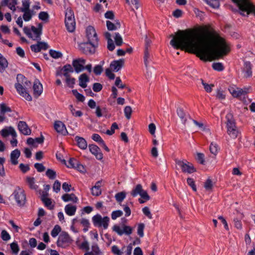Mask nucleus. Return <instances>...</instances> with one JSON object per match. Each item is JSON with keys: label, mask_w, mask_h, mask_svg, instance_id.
<instances>
[{"label": "nucleus", "mask_w": 255, "mask_h": 255, "mask_svg": "<svg viewBox=\"0 0 255 255\" xmlns=\"http://www.w3.org/2000/svg\"><path fill=\"white\" fill-rule=\"evenodd\" d=\"M11 109L4 103L0 104V112L1 115H4L6 113L10 112Z\"/></svg>", "instance_id": "nucleus-41"}, {"label": "nucleus", "mask_w": 255, "mask_h": 255, "mask_svg": "<svg viewBox=\"0 0 255 255\" xmlns=\"http://www.w3.org/2000/svg\"><path fill=\"white\" fill-rule=\"evenodd\" d=\"M75 140L77 142V145L82 149H86L87 147V143L86 140L83 137L77 136L75 137Z\"/></svg>", "instance_id": "nucleus-28"}, {"label": "nucleus", "mask_w": 255, "mask_h": 255, "mask_svg": "<svg viewBox=\"0 0 255 255\" xmlns=\"http://www.w3.org/2000/svg\"><path fill=\"white\" fill-rule=\"evenodd\" d=\"M1 238L3 241H8L10 239V236L6 230H3L1 232Z\"/></svg>", "instance_id": "nucleus-51"}, {"label": "nucleus", "mask_w": 255, "mask_h": 255, "mask_svg": "<svg viewBox=\"0 0 255 255\" xmlns=\"http://www.w3.org/2000/svg\"><path fill=\"white\" fill-rule=\"evenodd\" d=\"M114 39L117 46H121L123 44V38L119 33H115Z\"/></svg>", "instance_id": "nucleus-49"}, {"label": "nucleus", "mask_w": 255, "mask_h": 255, "mask_svg": "<svg viewBox=\"0 0 255 255\" xmlns=\"http://www.w3.org/2000/svg\"><path fill=\"white\" fill-rule=\"evenodd\" d=\"M77 207L75 205L69 204L65 206L64 210L67 215L72 216L75 215Z\"/></svg>", "instance_id": "nucleus-27"}, {"label": "nucleus", "mask_w": 255, "mask_h": 255, "mask_svg": "<svg viewBox=\"0 0 255 255\" xmlns=\"http://www.w3.org/2000/svg\"><path fill=\"white\" fill-rule=\"evenodd\" d=\"M60 188H61L60 182L58 180H56L53 185V191L56 193H58V192L60 191Z\"/></svg>", "instance_id": "nucleus-63"}, {"label": "nucleus", "mask_w": 255, "mask_h": 255, "mask_svg": "<svg viewBox=\"0 0 255 255\" xmlns=\"http://www.w3.org/2000/svg\"><path fill=\"white\" fill-rule=\"evenodd\" d=\"M216 97L220 100H223L226 98V95L224 91L222 90L221 88L217 90Z\"/></svg>", "instance_id": "nucleus-47"}, {"label": "nucleus", "mask_w": 255, "mask_h": 255, "mask_svg": "<svg viewBox=\"0 0 255 255\" xmlns=\"http://www.w3.org/2000/svg\"><path fill=\"white\" fill-rule=\"evenodd\" d=\"M17 83L21 82L24 84V86L29 87L31 85V83L29 81L27 80L24 76L21 74H18L17 76Z\"/></svg>", "instance_id": "nucleus-35"}, {"label": "nucleus", "mask_w": 255, "mask_h": 255, "mask_svg": "<svg viewBox=\"0 0 255 255\" xmlns=\"http://www.w3.org/2000/svg\"><path fill=\"white\" fill-rule=\"evenodd\" d=\"M54 127L57 132L64 135L68 133L65 125L62 122L59 121H56L54 123Z\"/></svg>", "instance_id": "nucleus-18"}, {"label": "nucleus", "mask_w": 255, "mask_h": 255, "mask_svg": "<svg viewBox=\"0 0 255 255\" xmlns=\"http://www.w3.org/2000/svg\"><path fill=\"white\" fill-rule=\"evenodd\" d=\"M124 61V59L113 61L110 64V69L115 72L119 71L123 67Z\"/></svg>", "instance_id": "nucleus-20"}, {"label": "nucleus", "mask_w": 255, "mask_h": 255, "mask_svg": "<svg viewBox=\"0 0 255 255\" xmlns=\"http://www.w3.org/2000/svg\"><path fill=\"white\" fill-rule=\"evenodd\" d=\"M65 23L66 28L69 32H72L74 31L76 23L74 14L70 9H67L66 12Z\"/></svg>", "instance_id": "nucleus-8"}, {"label": "nucleus", "mask_w": 255, "mask_h": 255, "mask_svg": "<svg viewBox=\"0 0 255 255\" xmlns=\"http://www.w3.org/2000/svg\"><path fill=\"white\" fill-rule=\"evenodd\" d=\"M101 183L100 181L97 182L95 185L91 188L92 194L93 196H98L101 194Z\"/></svg>", "instance_id": "nucleus-30"}, {"label": "nucleus", "mask_w": 255, "mask_h": 255, "mask_svg": "<svg viewBox=\"0 0 255 255\" xmlns=\"http://www.w3.org/2000/svg\"><path fill=\"white\" fill-rule=\"evenodd\" d=\"M144 63L145 67L147 68L148 64L151 61V56L150 54L149 50H144Z\"/></svg>", "instance_id": "nucleus-36"}, {"label": "nucleus", "mask_w": 255, "mask_h": 255, "mask_svg": "<svg viewBox=\"0 0 255 255\" xmlns=\"http://www.w3.org/2000/svg\"><path fill=\"white\" fill-rule=\"evenodd\" d=\"M1 6H7L13 12L16 10V5L17 4V0H2L1 1Z\"/></svg>", "instance_id": "nucleus-23"}, {"label": "nucleus", "mask_w": 255, "mask_h": 255, "mask_svg": "<svg viewBox=\"0 0 255 255\" xmlns=\"http://www.w3.org/2000/svg\"><path fill=\"white\" fill-rule=\"evenodd\" d=\"M127 3L130 5L132 10L137 9L138 8L139 4L137 0H126Z\"/></svg>", "instance_id": "nucleus-48"}, {"label": "nucleus", "mask_w": 255, "mask_h": 255, "mask_svg": "<svg viewBox=\"0 0 255 255\" xmlns=\"http://www.w3.org/2000/svg\"><path fill=\"white\" fill-rule=\"evenodd\" d=\"M56 172L51 169H48L46 172V175L50 179H54L56 177Z\"/></svg>", "instance_id": "nucleus-55"}, {"label": "nucleus", "mask_w": 255, "mask_h": 255, "mask_svg": "<svg viewBox=\"0 0 255 255\" xmlns=\"http://www.w3.org/2000/svg\"><path fill=\"white\" fill-rule=\"evenodd\" d=\"M92 220L94 226L97 228H103L105 230L108 229L110 220L109 217H103L99 214L94 216Z\"/></svg>", "instance_id": "nucleus-6"}, {"label": "nucleus", "mask_w": 255, "mask_h": 255, "mask_svg": "<svg viewBox=\"0 0 255 255\" xmlns=\"http://www.w3.org/2000/svg\"><path fill=\"white\" fill-rule=\"evenodd\" d=\"M126 194L125 192H121L116 194L115 198L118 202L121 203L126 198Z\"/></svg>", "instance_id": "nucleus-45"}, {"label": "nucleus", "mask_w": 255, "mask_h": 255, "mask_svg": "<svg viewBox=\"0 0 255 255\" xmlns=\"http://www.w3.org/2000/svg\"><path fill=\"white\" fill-rule=\"evenodd\" d=\"M18 128L19 131L24 135H29L31 133V130L25 122L19 121Z\"/></svg>", "instance_id": "nucleus-22"}, {"label": "nucleus", "mask_w": 255, "mask_h": 255, "mask_svg": "<svg viewBox=\"0 0 255 255\" xmlns=\"http://www.w3.org/2000/svg\"><path fill=\"white\" fill-rule=\"evenodd\" d=\"M61 227L59 225H55L51 232L52 237L53 238L56 237L61 232Z\"/></svg>", "instance_id": "nucleus-46"}, {"label": "nucleus", "mask_w": 255, "mask_h": 255, "mask_svg": "<svg viewBox=\"0 0 255 255\" xmlns=\"http://www.w3.org/2000/svg\"><path fill=\"white\" fill-rule=\"evenodd\" d=\"M112 229L114 232L120 236L123 235L129 236L131 234L133 230L131 227L125 224L115 225L112 227Z\"/></svg>", "instance_id": "nucleus-9"}, {"label": "nucleus", "mask_w": 255, "mask_h": 255, "mask_svg": "<svg viewBox=\"0 0 255 255\" xmlns=\"http://www.w3.org/2000/svg\"><path fill=\"white\" fill-rule=\"evenodd\" d=\"M86 37L88 41L98 43V38L95 29L93 26H89L86 29Z\"/></svg>", "instance_id": "nucleus-14"}, {"label": "nucleus", "mask_w": 255, "mask_h": 255, "mask_svg": "<svg viewBox=\"0 0 255 255\" xmlns=\"http://www.w3.org/2000/svg\"><path fill=\"white\" fill-rule=\"evenodd\" d=\"M79 80L80 86L85 88L87 87V83L89 81V79L88 76L84 73L80 76Z\"/></svg>", "instance_id": "nucleus-32"}, {"label": "nucleus", "mask_w": 255, "mask_h": 255, "mask_svg": "<svg viewBox=\"0 0 255 255\" xmlns=\"http://www.w3.org/2000/svg\"><path fill=\"white\" fill-rule=\"evenodd\" d=\"M226 128L228 134L233 139L237 138L240 132L236 126L235 120L232 114L229 113L226 116Z\"/></svg>", "instance_id": "nucleus-3"}, {"label": "nucleus", "mask_w": 255, "mask_h": 255, "mask_svg": "<svg viewBox=\"0 0 255 255\" xmlns=\"http://www.w3.org/2000/svg\"><path fill=\"white\" fill-rule=\"evenodd\" d=\"M132 113V109L130 106H126L124 109V113L126 117L128 119H129L131 117V114Z\"/></svg>", "instance_id": "nucleus-56"}, {"label": "nucleus", "mask_w": 255, "mask_h": 255, "mask_svg": "<svg viewBox=\"0 0 255 255\" xmlns=\"http://www.w3.org/2000/svg\"><path fill=\"white\" fill-rule=\"evenodd\" d=\"M187 183L188 185L192 188L193 191H196L197 190L195 182L192 178H188L187 179Z\"/></svg>", "instance_id": "nucleus-60"}, {"label": "nucleus", "mask_w": 255, "mask_h": 255, "mask_svg": "<svg viewBox=\"0 0 255 255\" xmlns=\"http://www.w3.org/2000/svg\"><path fill=\"white\" fill-rule=\"evenodd\" d=\"M72 240L66 232H62L58 237L57 245L59 247L65 248L70 245Z\"/></svg>", "instance_id": "nucleus-12"}, {"label": "nucleus", "mask_w": 255, "mask_h": 255, "mask_svg": "<svg viewBox=\"0 0 255 255\" xmlns=\"http://www.w3.org/2000/svg\"><path fill=\"white\" fill-rule=\"evenodd\" d=\"M47 196V193H43L41 197V200L47 207L49 209H52L54 206L52 205L51 199L49 198Z\"/></svg>", "instance_id": "nucleus-26"}, {"label": "nucleus", "mask_w": 255, "mask_h": 255, "mask_svg": "<svg viewBox=\"0 0 255 255\" xmlns=\"http://www.w3.org/2000/svg\"><path fill=\"white\" fill-rule=\"evenodd\" d=\"M212 68L216 71H222L224 70V66L221 63H214L212 64Z\"/></svg>", "instance_id": "nucleus-54"}, {"label": "nucleus", "mask_w": 255, "mask_h": 255, "mask_svg": "<svg viewBox=\"0 0 255 255\" xmlns=\"http://www.w3.org/2000/svg\"><path fill=\"white\" fill-rule=\"evenodd\" d=\"M23 31L29 38L33 40L38 41L41 39L40 36L42 34V25L39 24L38 27L32 26L31 28L25 26L23 28Z\"/></svg>", "instance_id": "nucleus-4"}, {"label": "nucleus", "mask_w": 255, "mask_h": 255, "mask_svg": "<svg viewBox=\"0 0 255 255\" xmlns=\"http://www.w3.org/2000/svg\"><path fill=\"white\" fill-rule=\"evenodd\" d=\"M33 89L34 96L36 98L38 97L43 92L42 85L37 80L34 81Z\"/></svg>", "instance_id": "nucleus-21"}, {"label": "nucleus", "mask_w": 255, "mask_h": 255, "mask_svg": "<svg viewBox=\"0 0 255 255\" xmlns=\"http://www.w3.org/2000/svg\"><path fill=\"white\" fill-rule=\"evenodd\" d=\"M22 7L20 8L21 11H24L28 10L30 6L29 0H22Z\"/></svg>", "instance_id": "nucleus-44"}, {"label": "nucleus", "mask_w": 255, "mask_h": 255, "mask_svg": "<svg viewBox=\"0 0 255 255\" xmlns=\"http://www.w3.org/2000/svg\"><path fill=\"white\" fill-rule=\"evenodd\" d=\"M107 28L109 30H115L119 28L121 24L119 21H116L115 23H114L110 21H107Z\"/></svg>", "instance_id": "nucleus-33"}, {"label": "nucleus", "mask_w": 255, "mask_h": 255, "mask_svg": "<svg viewBox=\"0 0 255 255\" xmlns=\"http://www.w3.org/2000/svg\"><path fill=\"white\" fill-rule=\"evenodd\" d=\"M98 43L92 42L88 40L86 42H82L79 44L80 50L85 54H92L94 53Z\"/></svg>", "instance_id": "nucleus-7"}, {"label": "nucleus", "mask_w": 255, "mask_h": 255, "mask_svg": "<svg viewBox=\"0 0 255 255\" xmlns=\"http://www.w3.org/2000/svg\"><path fill=\"white\" fill-rule=\"evenodd\" d=\"M1 135L5 137L9 135H11L13 137H16L17 134L16 132L12 127H7L1 130L0 131Z\"/></svg>", "instance_id": "nucleus-19"}, {"label": "nucleus", "mask_w": 255, "mask_h": 255, "mask_svg": "<svg viewBox=\"0 0 255 255\" xmlns=\"http://www.w3.org/2000/svg\"><path fill=\"white\" fill-rule=\"evenodd\" d=\"M206 3L214 8H217L220 6L219 0H204Z\"/></svg>", "instance_id": "nucleus-42"}, {"label": "nucleus", "mask_w": 255, "mask_h": 255, "mask_svg": "<svg viewBox=\"0 0 255 255\" xmlns=\"http://www.w3.org/2000/svg\"><path fill=\"white\" fill-rule=\"evenodd\" d=\"M49 54L52 57L55 59L60 58L62 56V54L60 52L52 49L50 50Z\"/></svg>", "instance_id": "nucleus-50"}, {"label": "nucleus", "mask_w": 255, "mask_h": 255, "mask_svg": "<svg viewBox=\"0 0 255 255\" xmlns=\"http://www.w3.org/2000/svg\"><path fill=\"white\" fill-rule=\"evenodd\" d=\"M20 155V151L18 149L12 151L10 154V161L12 165L18 164V159Z\"/></svg>", "instance_id": "nucleus-24"}, {"label": "nucleus", "mask_w": 255, "mask_h": 255, "mask_svg": "<svg viewBox=\"0 0 255 255\" xmlns=\"http://www.w3.org/2000/svg\"><path fill=\"white\" fill-rule=\"evenodd\" d=\"M219 150V147L218 145V144L214 142H212L210 146V152L214 154V155H216Z\"/></svg>", "instance_id": "nucleus-43"}, {"label": "nucleus", "mask_w": 255, "mask_h": 255, "mask_svg": "<svg viewBox=\"0 0 255 255\" xmlns=\"http://www.w3.org/2000/svg\"><path fill=\"white\" fill-rule=\"evenodd\" d=\"M243 72L244 73V76L246 77H250L252 75V64L251 62L249 61L244 62Z\"/></svg>", "instance_id": "nucleus-25"}, {"label": "nucleus", "mask_w": 255, "mask_h": 255, "mask_svg": "<svg viewBox=\"0 0 255 255\" xmlns=\"http://www.w3.org/2000/svg\"><path fill=\"white\" fill-rule=\"evenodd\" d=\"M202 84L204 86L205 91L207 92L210 93L212 91L213 88L214 87V84H208L202 80Z\"/></svg>", "instance_id": "nucleus-53"}, {"label": "nucleus", "mask_w": 255, "mask_h": 255, "mask_svg": "<svg viewBox=\"0 0 255 255\" xmlns=\"http://www.w3.org/2000/svg\"><path fill=\"white\" fill-rule=\"evenodd\" d=\"M204 187L206 190H211L213 187V183L210 179H208L204 183Z\"/></svg>", "instance_id": "nucleus-58"}, {"label": "nucleus", "mask_w": 255, "mask_h": 255, "mask_svg": "<svg viewBox=\"0 0 255 255\" xmlns=\"http://www.w3.org/2000/svg\"><path fill=\"white\" fill-rule=\"evenodd\" d=\"M239 9L240 13L243 16H248L253 13L255 16V6L251 3L249 0H233Z\"/></svg>", "instance_id": "nucleus-2"}, {"label": "nucleus", "mask_w": 255, "mask_h": 255, "mask_svg": "<svg viewBox=\"0 0 255 255\" xmlns=\"http://www.w3.org/2000/svg\"><path fill=\"white\" fill-rule=\"evenodd\" d=\"M123 214V213L121 210L114 211L111 214V217L113 220H115L117 218L121 217Z\"/></svg>", "instance_id": "nucleus-52"}, {"label": "nucleus", "mask_w": 255, "mask_h": 255, "mask_svg": "<svg viewBox=\"0 0 255 255\" xmlns=\"http://www.w3.org/2000/svg\"><path fill=\"white\" fill-rule=\"evenodd\" d=\"M8 66L6 59L0 53V72H3Z\"/></svg>", "instance_id": "nucleus-34"}, {"label": "nucleus", "mask_w": 255, "mask_h": 255, "mask_svg": "<svg viewBox=\"0 0 255 255\" xmlns=\"http://www.w3.org/2000/svg\"><path fill=\"white\" fill-rule=\"evenodd\" d=\"M62 199L66 202L71 201L74 203H76L78 200V198L73 193L64 194L62 196Z\"/></svg>", "instance_id": "nucleus-29"}, {"label": "nucleus", "mask_w": 255, "mask_h": 255, "mask_svg": "<svg viewBox=\"0 0 255 255\" xmlns=\"http://www.w3.org/2000/svg\"><path fill=\"white\" fill-rule=\"evenodd\" d=\"M144 225L142 223L139 224L137 227V234L140 237H143L144 235L143 230Z\"/></svg>", "instance_id": "nucleus-59"}, {"label": "nucleus", "mask_w": 255, "mask_h": 255, "mask_svg": "<svg viewBox=\"0 0 255 255\" xmlns=\"http://www.w3.org/2000/svg\"><path fill=\"white\" fill-rule=\"evenodd\" d=\"M229 91L233 97L235 98H241L245 96L248 93L247 88L241 89L235 86H230Z\"/></svg>", "instance_id": "nucleus-13"}, {"label": "nucleus", "mask_w": 255, "mask_h": 255, "mask_svg": "<svg viewBox=\"0 0 255 255\" xmlns=\"http://www.w3.org/2000/svg\"><path fill=\"white\" fill-rule=\"evenodd\" d=\"M130 194L133 197L139 195L141 198L144 199L145 201H148L150 199V197L147 192L143 189L140 184L136 185L135 187L132 189Z\"/></svg>", "instance_id": "nucleus-11"}, {"label": "nucleus", "mask_w": 255, "mask_h": 255, "mask_svg": "<svg viewBox=\"0 0 255 255\" xmlns=\"http://www.w3.org/2000/svg\"><path fill=\"white\" fill-rule=\"evenodd\" d=\"M34 167L39 172H43L45 169V167L43 166V165L41 163H35Z\"/></svg>", "instance_id": "nucleus-64"}, {"label": "nucleus", "mask_w": 255, "mask_h": 255, "mask_svg": "<svg viewBox=\"0 0 255 255\" xmlns=\"http://www.w3.org/2000/svg\"><path fill=\"white\" fill-rule=\"evenodd\" d=\"M112 252L115 255H122V252L118 246L114 245L112 247Z\"/></svg>", "instance_id": "nucleus-62"}, {"label": "nucleus", "mask_w": 255, "mask_h": 255, "mask_svg": "<svg viewBox=\"0 0 255 255\" xmlns=\"http://www.w3.org/2000/svg\"><path fill=\"white\" fill-rule=\"evenodd\" d=\"M69 109L73 116L81 117L83 116V113L81 111H76L72 105H69Z\"/></svg>", "instance_id": "nucleus-39"}, {"label": "nucleus", "mask_w": 255, "mask_h": 255, "mask_svg": "<svg viewBox=\"0 0 255 255\" xmlns=\"http://www.w3.org/2000/svg\"><path fill=\"white\" fill-rule=\"evenodd\" d=\"M117 128H118V126L117 123H114L112 124L111 127V129L107 130L106 133L108 135H112L115 132V130Z\"/></svg>", "instance_id": "nucleus-57"}, {"label": "nucleus", "mask_w": 255, "mask_h": 255, "mask_svg": "<svg viewBox=\"0 0 255 255\" xmlns=\"http://www.w3.org/2000/svg\"><path fill=\"white\" fill-rule=\"evenodd\" d=\"M15 200L16 204L19 207H23L26 201V194L24 190L19 186H17L14 189L11 195Z\"/></svg>", "instance_id": "nucleus-5"}, {"label": "nucleus", "mask_w": 255, "mask_h": 255, "mask_svg": "<svg viewBox=\"0 0 255 255\" xmlns=\"http://www.w3.org/2000/svg\"><path fill=\"white\" fill-rule=\"evenodd\" d=\"M15 88L18 94L28 101L32 100L31 96L27 92L25 88L20 83L15 84Z\"/></svg>", "instance_id": "nucleus-15"}, {"label": "nucleus", "mask_w": 255, "mask_h": 255, "mask_svg": "<svg viewBox=\"0 0 255 255\" xmlns=\"http://www.w3.org/2000/svg\"><path fill=\"white\" fill-rule=\"evenodd\" d=\"M78 161L75 158H70L68 161V164L67 165V166L69 168H75L76 164H78Z\"/></svg>", "instance_id": "nucleus-61"}, {"label": "nucleus", "mask_w": 255, "mask_h": 255, "mask_svg": "<svg viewBox=\"0 0 255 255\" xmlns=\"http://www.w3.org/2000/svg\"><path fill=\"white\" fill-rule=\"evenodd\" d=\"M22 12L24 13L23 15V18L24 21H28L31 19L32 16L33 15V11L32 10H28Z\"/></svg>", "instance_id": "nucleus-40"}, {"label": "nucleus", "mask_w": 255, "mask_h": 255, "mask_svg": "<svg viewBox=\"0 0 255 255\" xmlns=\"http://www.w3.org/2000/svg\"><path fill=\"white\" fill-rule=\"evenodd\" d=\"M174 48L194 51L201 60L218 59L230 51L228 44L218 34L207 30L197 34L190 30H179L170 41Z\"/></svg>", "instance_id": "nucleus-1"}, {"label": "nucleus", "mask_w": 255, "mask_h": 255, "mask_svg": "<svg viewBox=\"0 0 255 255\" xmlns=\"http://www.w3.org/2000/svg\"><path fill=\"white\" fill-rule=\"evenodd\" d=\"M175 162L184 173L191 174L196 171L193 164L186 160H176Z\"/></svg>", "instance_id": "nucleus-10"}, {"label": "nucleus", "mask_w": 255, "mask_h": 255, "mask_svg": "<svg viewBox=\"0 0 255 255\" xmlns=\"http://www.w3.org/2000/svg\"><path fill=\"white\" fill-rule=\"evenodd\" d=\"M85 63V59L83 58H78L73 60L72 65L74 68L75 72L79 73L84 69V65Z\"/></svg>", "instance_id": "nucleus-16"}, {"label": "nucleus", "mask_w": 255, "mask_h": 255, "mask_svg": "<svg viewBox=\"0 0 255 255\" xmlns=\"http://www.w3.org/2000/svg\"><path fill=\"white\" fill-rule=\"evenodd\" d=\"M177 114L181 120L182 123L185 125L187 121V119L188 118H190L189 116L186 114L181 108H178L177 109Z\"/></svg>", "instance_id": "nucleus-31"}, {"label": "nucleus", "mask_w": 255, "mask_h": 255, "mask_svg": "<svg viewBox=\"0 0 255 255\" xmlns=\"http://www.w3.org/2000/svg\"><path fill=\"white\" fill-rule=\"evenodd\" d=\"M10 247L12 254L17 255L19 251V247L17 242H13L10 244Z\"/></svg>", "instance_id": "nucleus-38"}, {"label": "nucleus", "mask_w": 255, "mask_h": 255, "mask_svg": "<svg viewBox=\"0 0 255 255\" xmlns=\"http://www.w3.org/2000/svg\"><path fill=\"white\" fill-rule=\"evenodd\" d=\"M89 148L91 153L94 155L97 159L101 160L103 159V154L98 146L95 144H90L89 145Z\"/></svg>", "instance_id": "nucleus-17"}, {"label": "nucleus", "mask_w": 255, "mask_h": 255, "mask_svg": "<svg viewBox=\"0 0 255 255\" xmlns=\"http://www.w3.org/2000/svg\"><path fill=\"white\" fill-rule=\"evenodd\" d=\"M26 182L31 189L36 190L38 188V186L35 184L34 178L27 177Z\"/></svg>", "instance_id": "nucleus-37"}]
</instances>
